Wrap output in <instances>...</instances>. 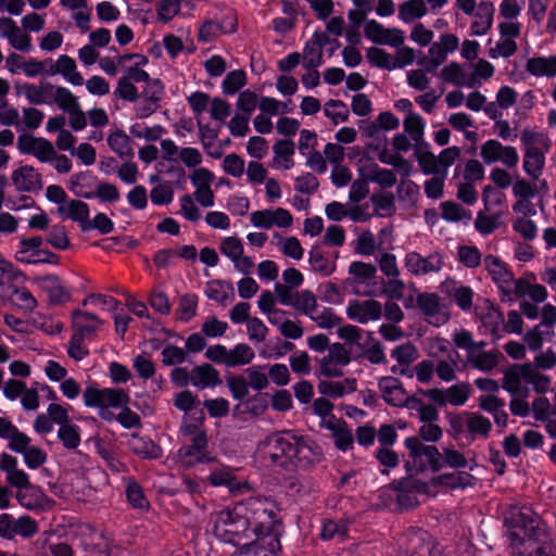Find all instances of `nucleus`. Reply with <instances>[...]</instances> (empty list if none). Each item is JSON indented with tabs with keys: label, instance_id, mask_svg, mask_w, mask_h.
<instances>
[{
	"label": "nucleus",
	"instance_id": "obj_1",
	"mask_svg": "<svg viewBox=\"0 0 556 556\" xmlns=\"http://www.w3.org/2000/svg\"><path fill=\"white\" fill-rule=\"evenodd\" d=\"M279 507L267 497H250L211 514L207 531L218 541L239 545L251 533L278 522Z\"/></svg>",
	"mask_w": 556,
	"mask_h": 556
},
{
	"label": "nucleus",
	"instance_id": "obj_2",
	"mask_svg": "<svg viewBox=\"0 0 556 556\" xmlns=\"http://www.w3.org/2000/svg\"><path fill=\"white\" fill-rule=\"evenodd\" d=\"M257 455L263 462L283 468L305 467L315 457L308 442L291 431L275 432L257 444Z\"/></svg>",
	"mask_w": 556,
	"mask_h": 556
},
{
	"label": "nucleus",
	"instance_id": "obj_3",
	"mask_svg": "<svg viewBox=\"0 0 556 556\" xmlns=\"http://www.w3.org/2000/svg\"><path fill=\"white\" fill-rule=\"evenodd\" d=\"M510 553L517 549L518 543L527 544L530 540L545 532L547 527L529 507L514 508L506 518Z\"/></svg>",
	"mask_w": 556,
	"mask_h": 556
},
{
	"label": "nucleus",
	"instance_id": "obj_4",
	"mask_svg": "<svg viewBox=\"0 0 556 556\" xmlns=\"http://www.w3.org/2000/svg\"><path fill=\"white\" fill-rule=\"evenodd\" d=\"M0 438L8 441V447L12 452L23 455L27 468L36 470L46 464V451L31 444L33 440L27 434L4 418H0Z\"/></svg>",
	"mask_w": 556,
	"mask_h": 556
},
{
	"label": "nucleus",
	"instance_id": "obj_5",
	"mask_svg": "<svg viewBox=\"0 0 556 556\" xmlns=\"http://www.w3.org/2000/svg\"><path fill=\"white\" fill-rule=\"evenodd\" d=\"M130 401L129 394L123 389L97 388L88 386L83 392V402L86 407L97 408L101 419L113 421L115 414L111 408H121Z\"/></svg>",
	"mask_w": 556,
	"mask_h": 556
},
{
	"label": "nucleus",
	"instance_id": "obj_6",
	"mask_svg": "<svg viewBox=\"0 0 556 556\" xmlns=\"http://www.w3.org/2000/svg\"><path fill=\"white\" fill-rule=\"evenodd\" d=\"M413 466L417 471L430 469L439 471L443 468L442 455L434 445H426L417 437H408L404 441Z\"/></svg>",
	"mask_w": 556,
	"mask_h": 556
},
{
	"label": "nucleus",
	"instance_id": "obj_7",
	"mask_svg": "<svg viewBox=\"0 0 556 556\" xmlns=\"http://www.w3.org/2000/svg\"><path fill=\"white\" fill-rule=\"evenodd\" d=\"M483 266L491 280L497 287L501 300L511 303L513 290L518 279L514 277V273L509 266L493 254H488L483 258Z\"/></svg>",
	"mask_w": 556,
	"mask_h": 556
},
{
	"label": "nucleus",
	"instance_id": "obj_8",
	"mask_svg": "<svg viewBox=\"0 0 556 556\" xmlns=\"http://www.w3.org/2000/svg\"><path fill=\"white\" fill-rule=\"evenodd\" d=\"M479 155L485 165L501 163L506 168H515L519 163V153L514 146L503 144L497 139H488L480 146Z\"/></svg>",
	"mask_w": 556,
	"mask_h": 556
},
{
	"label": "nucleus",
	"instance_id": "obj_9",
	"mask_svg": "<svg viewBox=\"0 0 556 556\" xmlns=\"http://www.w3.org/2000/svg\"><path fill=\"white\" fill-rule=\"evenodd\" d=\"M416 303L425 320L431 326L441 327L451 318L447 303L437 293H419L417 295Z\"/></svg>",
	"mask_w": 556,
	"mask_h": 556
},
{
	"label": "nucleus",
	"instance_id": "obj_10",
	"mask_svg": "<svg viewBox=\"0 0 556 556\" xmlns=\"http://www.w3.org/2000/svg\"><path fill=\"white\" fill-rule=\"evenodd\" d=\"M42 243L43 239L39 236L22 239L15 252V258L24 264H59L60 257L42 249Z\"/></svg>",
	"mask_w": 556,
	"mask_h": 556
},
{
	"label": "nucleus",
	"instance_id": "obj_11",
	"mask_svg": "<svg viewBox=\"0 0 556 556\" xmlns=\"http://www.w3.org/2000/svg\"><path fill=\"white\" fill-rule=\"evenodd\" d=\"M349 283L355 294L365 296L375 295L372 281L377 277V267L371 263L354 261L349 266Z\"/></svg>",
	"mask_w": 556,
	"mask_h": 556
},
{
	"label": "nucleus",
	"instance_id": "obj_12",
	"mask_svg": "<svg viewBox=\"0 0 556 556\" xmlns=\"http://www.w3.org/2000/svg\"><path fill=\"white\" fill-rule=\"evenodd\" d=\"M237 30V20L233 14L227 13L203 21L198 29V40L210 43L223 35L232 34Z\"/></svg>",
	"mask_w": 556,
	"mask_h": 556
},
{
	"label": "nucleus",
	"instance_id": "obj_13",
	"mask_svg": "<svg viewBox=\"0 0 556 556\" xmlns=\"http://www.w3.org/2000/svg\"><path fill=\"white\" fill-rule=\"evenodd\" d=\"M403 262L407 271L417 277L438 274L444 265L443 256L439 252L422 256L416 251H410L405 254Z\"/></svg>",
	"mask_w": 556,
	"mask_h": 556
},
{
	"label": "nucleus",
	"instance_id": "obj_14",
	"mask_svg": "<svg viewBox=\"0 0 556 556\" xmlns=\"http://www.w3.org/2000/svg\"><path fill=\"white\" fill-rule=\"evenodd\" d=\"M249 541L242 544V546L249 547L250 555L248 556H277L280 551V542L275 532V525L269 529L253 530Z\"/></svg>",
	"mask_w": 556,
	"mask_h": 556
},
{
	"label": "nucleus",
	"instance_id": "obj_15",
	"mask_svg": "<svg viewBox=\"0 0 556 556\" xmlns=\"http://www.w3.org/2000/svg\"><path fill=\"white\" fill-rule=\"evenodd\" d=\"M345 314L350 320L361 325L375 323L382 317V303L375 299L350 300Z\"/></svg>",
	"mask_w": 556,
	"mask_h": 556
},
{
	"label": "nucleus",
	"instance_id": "obj_16",
	"mask_svg": "<svg viewBox=\"0 0 556 556\" xmlns=\"http://www.w3.org/2000/svg\"><path fill=\"white\" fill-rule=\"evenodd\" d=\"M33 283L46 293L51 305H63L72 299L71 289L56 275L35 277Z\"/></svg>",
	"mask_w": 556,
	"mask_h": 556
},
{
	"label": "nucleus",
	"instance_id": "obj_17",
	"mask_svg": "<svg viewBox=\"0 0 556 556\" xmlns=\"http://www.w3.org/2000/svg\"><path fill=\"white\" fill-rule=\"evenodd\" d=\"M219 251L231 261L237 271L249 275L254 268V262L251 257L244 255V247L236 236L224 238L219 243Z\"/></svg>",
	"mask_w": 556,
	"mask_h": 556
},
{
	"label": "nucleus",
	"instance_id": "obj_18",
	"mask_svg": "<svg viewBox=\"0 0 556 556\" xmlns=\"http://www.w3.org/2000/svg\"><path fill=\"white\" fill-rule=\"evenodd\" d=\"M364 35L367 39L378 45L397 48L404 45L405 33L397 28H387L376 20H368L364 25Z\"/></svg>",
	"mask_w": 556,
	"mask_h": 556
},
{
	"label": "nucleus",
	"instance_id": "obj_19",
	"mask_svg": "<svg viewBox=\"0 0 556 556\" xmlns=\"http://www.w3.org/2000/svg\"><path fill=\"white\" fill-rule=\"evenodd\" d=\"M351 362L350 351L341 343H333L328 353L319 361V371L328 378L343 375L342 368Z\"/></svg>",
	"mask_w": 556,
	"mask_h": 556
},
{
	"label": "nucleus",
	"instance_id": "obj_20",
	"mask_svg": "<svg viewBox=\"0 0 556 556\" xmlns=\"http://www.w3.org/2000/svg\"><path fill=\"white\" fill-rule=\"evenodd\" d=\"M250 222L254 227L261 229L289 228L293 224V216L290 211L283 207L264 208L252 212Z\"/></svg>",
	"mask_w": 556,
	"mask_h": 556
},
{
	"label": "nucleus",
	"instance_id": "obj_21",
	"mask_svg": "<svg viewBox=\"0 0 556 556\" xmlns=\"http://www.w3.org/2000/svg\"><path fill=\"white\" fill-rule=\"evenodd\" d=\"M470 388L466 382L453 384L446 389L433 388L426 392V395L437 405L447 404L458 407L463 406L469 399Z\"/></svg>",
	"mask_w": 556,
	"mask_h": 556
},
{
	"label": "nucleus",
	"instance_id": "obj_22",
	"mask_svg": "<svg viewBox=\"0 0 556 556\" xmlns=\"http://www.w3.org/2000/svg\"><path fill=\"white\" fill-rule=\"evenodd\" d=\"M17 149L22 154H31L41 163H50L54 156L52 143L41 137L21 135L17 138Z\"/></svg>",
	"mask_w": 556,
	"mask_h": 556
},
{
	"label": "nucleus",
	"instance_id": "obj_23",
	"mask_svg": "<svg viewBox=\"0 0 556 556\" xmlns=\"http://www.w3.org/2000/svg\"><path fill=\"white\" fill-rule=\"evenodd\" d=\"M205 416L202 409L185 416L180 426V433L189 444L207 445V435L203 424Z\"/></svg>",
	"mask_w": 556,
	"mask_h": 556
},
{
	"label": "nucleus",
	"instance_id": "obj_24",
	"mask_svg": "<svg viewBox=\"0 0 556 556\" xmlns=\"http://www.w3.org/2000/svg\"><path fill=\"white\" fill-rule=\"evenodd\" d=\"M236 471L232 467L220 465L211 470L207 480L214 486H226L231 493L249 491V483L238 480Z\"/></svg>",
	"mask_w": 556,
	"mask_h": 556
},
{
	"label": "nucleus",
	"instance_id": "obj_25",
	"mask_svg": "<svg viewBox=\"0 0 556 556\" xmlns=\"http://www.w3.org/2000/svg\"><path fill=\"white\" fill-rule=\"evenodd\" d=\"M518 544L517 549L511 552V556H556V548L548 530L540 532L539 536L525 545Z\"/></svg>",
	"mask_w": 556,
	"mask_h": 556
},
{
	"label": "nucleus",
	"instance_id": "obj_26",
	"mask_svg": "<svg viewBox=\"0 0 556 556\" xmlns=\"http://www.w3.org/2000/svg\"><path fill=\"white\" fill-rule=\"evenodd\" d=\"M329 43V37L325 33H314L305 42L301 53L305 68H318L323 64V49Z\"/></svg>",
	"mask_w": 556,
	"mask_h": 556
},
{
	"label": "nucleus",
	"instance_id": "obj_27",
	"mask_svg": "<svg viewBox=\"0 0 556 556\" xmlns=\"http://www.w3.org/2000/svg\"><path fill=\"white\" fill-rule=\"evenodd\" d=\"M11 180L20 192H35L42 188L41 175L30 165H22L11 174Z\"/></svg>",
	"mask_w": 556,
	"mask_h": 556
},
{
	"label": "nucleus",
	"instance_id": "obj_28",
	"mask_svg": "<svg viewBox=\"0 0 556 556\" xmlns=\"http://www.w3.org/2000/svg\"><path fill=\"white\" fill-rule=\"evenodd\" d=\"M502 388L511 396H528L526 383V364L513 365L503 375Z\"/></svg>",
	"mask_w": 556,
	"mask_h": 556
},
{
	"label": "nucleus",
	"instance_id": "obj_29",
	"mask_svg": "<svg viewBox=\"0 0 556 556\" xmlns=\"http://www.w3.org/2000/svg\"><path fill=\"white\" fill-rule=\"evenodd\" d=\"M60 74L63 78L73 86H81L84 84L83 75L77 71V65L74 59L66 54H62L55 62L49 59L48 75Z\"/></svg>",
	"mask_w": 556,
	"mask_h": 556
},
{
	"label": "nucleus",
	"instance_id": "obj_30",
	"mask_svg": "<svg viewBox=\"0 0 556 556\" xmlns=\"http://www.w3.org/2000/svg\"><path fill=\"white\" fill-rule=\"evenodd\" d=\"M103 326V320L93 313L75 309L72 312V328L91 340Z\"/></svg>",
	"mask_w": 556,
	"mask_h": 556
},
{
	"label": "nucleus",
	"instance_id": "obj_31",
	"mask_svg": "<svg viewBox=\"0 0 556 556\" xmlns=\"http://www.w3.org/2000/svg\"><path fill=\"white\" fill-rule=\"evenodd\" d=\"M378 388L382 399L391 406L402 407L404 401L407 400V392L402 382L394 377H382L378 382Z\"/></svg>",
	"mask_w": 556,
	"mask_h": 556
},
{
	"label": "nucleus",
	"instance_id": "obj_32",
	"mask_svg": "<svg viewBox=\"0 0 556 556\" xmlns=\"http://www.w3.org/2000/svg\"><path fill=\"white\" fill-rule=\"evenodd\" d=\"M17 503L27 510L43 509L50 504L49 497L41 488L30 484L15 493Z\"/></svg>",
	"mask_w": 556,
	"mask_h": 556
},
{
	"label": "nucleus",
	"instance_id": "obj_33",
	"mask_svg": "<svg viewBox=\"0 0 556 556\" xmlns=\"http://www.w3.org/2000/svg\"><path fill=\"white\" fill-rule=\"evenodd\" d=\"M502 357L501 352L496 350L485 351L484 348H477L475 351H470L466 361L473 369L491 372L498 366Z\"/></svg>",
	"mask_w": 556,
	"mask_h": 556
},
{
	"label": "nucleus",
	"instance_id": "obj_34",
	"mask_svg": "<svg viewBox=\"0 0 556 556\" xmlns=\"http://www.w3.org/2000/svg\"><path fill=\"white\" fill-rule=\"evenodd\" d=\"M494 5L491 1H481L472 14L470 23V34L472 36H483L492 27L494 16Z\"/></svg>",
	"mask_w": 556,
	"mask_h": 556
},
{
	"label": "nucleus",
	"instance_id": "obj_35",
	"mask_svg": "<svg viewBox=\"0 0 556 556\" xmlns=\"http://www.w3.org/2000/svg\"><path fill=\"white\" fill-rule=\"evenodd\" d=\"M220 383L219 371L211 364H201L191 369V386L199 390L215 388Z\"/></svg>",
	"mask_w": 556,
	"mask_h": 556
},
{
	"label": "nucleus",
	"instance_id": "obj_36",
	"mask_svg": "<svg viewBox=\"0 0 556 556\" xmlns=\"http://www.w3.org/2000/svg\"><path fill=\"white\" fill-rule=\"evenodd\" d=\"M207 445L185 444L178 452V462L182 467L190 468L198 464L211 463L214 458L206 451Z\"/></svg>",
	"mask_w": 556,
	"mask_h": 556
},
{
	"label": "nucleus",
	"instance_id": "obj_37",
	"mask_svg": "<svg viewBox=\"0 0 556 556\" xmlns=\"http://www.w3.org/2000/svg\"><path fill=\"white\" fill-rule=\"evenodd\" d=\"M1 295L24 312H34L38 306V301L27 288L15 286L13 282Z\"/></svg>",
	"mask_w": 556,
	"mask_h": 556
},
{
	"label": "nucleus",
	"instance_id": "obj_38",
	"mask_svg": "<svg viewBox=\"0 0 556 556\" xmlns=\"http://www.w3.org/2000/svg\"><path fill=\"white\" fill-rule=\"evenodd\" d=\"M1 470L5 472L7 481L17 490L31 484L28 473L18 468L17 459L10 454L3 453Z\"/></svg>",
	"mask_w": 556,
	"mask_h": 556
},
{
	"label": "nucleus",
	"instance_id": "obj_39",
	"mask_svg": "<svg viewBox=\"0 0 556 556\" xmlns=\"http://www.w3.org/2000/svg\"><path fill=\"white\" fill-rule=\"evenodd\" d=\"M545 155L538 147H528L525 149L522 157V169L532 180H538L544 170Z\"/></svg>",
	"mask_w": 556,
	"mask_h": 556
},
{
	"label": "nucleus",
	"instance_id": "obj_40",
	"mask_svg": "<svg viewBox=\"0 0 556 556\" xmlns=\"http://www.w3.org/2000/svg\"><path fill=\"white\" fill-rule=\"evenodd\" d=\"M51 83L41 81L39 85L25 83L16 86V93L24 96L25 99L35 105L50 104L49 91Z\"/></svg>",
	"mask_w": 556,
	"mask_h": 556
},
{
	"label": "nucleus",
	"instance_id": "obj_41",
	"mask_svg": "<svg viewBox=\"0 0 556 556\" xmlns=\"http://www.w3.org/2000/svg\"><path fill=\"white\" fill-rule=\"evenodd\" d=\"M478 406L493 416L494 422L498 427L507 425L508 415L505 412V401L495 394H484L478 397Z\"/></svg>",
	"mask_w": 556,
	"mask_h": 556
},
{
	"label": "nucleus",
	"instance_id": "obj_42",
	"mask_svg": "<svg viewBox=\"0 0 556 556\" xmlns=\"http://www.w3.org/2000/svg\"><path fill=\"white\" fill-rule=\"evenodd\" d=\"M127 445L135 454L143 458L156 459L162 455V450L157 444L137 433L128 434Z\"/></svg>",
	"mask_w": 556,
	"mask_h": 556
},
{
	"label": "nucleus",
	"instance_id": "obj_43",
	"mask_svg": "<svg viewBox=\"0 0 556 556\" xmlns=\"http://www.w3.org/2000/svg\"><path fill=\"white\" fill-rule=\"evenodd\" d=\"M274 156L271 167L276 169H290L293 167L294 143L292 140H278L273 146Z\"/></svg>",
	"mask_w": 556,
	"mask_h": 556
},
{
	"label": "nucleus",
	"instance_id": "obj_44",
	"mask_svg": "<svg viewBox=\"0 0 556 556\" xmlns=\"http://www.w3.org/2000/svg\"><path fill=\"white\" fill-rule=\"evenodd\" d=\"M359 170L366 180L375 182L381 188H391L396 184V176L392 170L379 167L375 163L364 165Z\"/></svg>",
	"mask_w": 556,
	"mask_h": 556
},
{
	"label": "nucleus",
	"instance_id": "obj_45",
	"mask_svg": "<svg viewBox=\"0 0 556 556\" xmlns=\"http://www.w3.org/2000/svg\"><path fill=\"white\" fill-rule=\"evenodd\" d=\"M526 71L534 77L553 78L556 76V55L530 58Z\"/></svg>",
	"mask_w": 556,
	"mask_h": 556
},
{
	"label": "nucleus",
	"instance_id": "obj_46",
	"mask_svg": "<svg viewBox=\"0 0 556 556\" xmlns=\"http://www.w3.org/2000/svg\"><path fill=\"white\" fill-rule=\"evenodd\" d=\"M466 432L473 441L478 438L486 439L491 432L492 424L485 416L479 413L465 412Z\"/></svg>",
	"mask_w": 556,
	"mask_h": 556
},
{
	"label": "nucleus",
	"instance_id": "obj_47",
	"mask_svg": "<svg viewBox=\"0 0 556 556\" xmlns=\"http://www.w3.org/2000/svg\"><path fill=\"white\" fill-rule=\"evenodd\" d=\"M58 212L61 216L70 218L79 224L84 230V225H87L89 219V206L80 200H70L63 205H60Z\"/></svg>",
	"mask_w": 556,
	"mask_h": 556
},
{
	"label": "nucleus",
	"instance_id": "obj_48",
	"mask_svg": "<svg viewBox=\"0 0 556 556\" xmlns=\"http://www.w3.org/2000/svg\"><path fill=\"white\" fill-rule=\"evenodd\" d=\"M526 295H529L531 300L536 303H542L547 299V290L542 285H532L529 280L519 278L513 290L511 303L515 302L516 299Z\"/></svg>",
	"mask_w": 556,
	"mask_h": 556
},
{
	"label": "nucleus",
	"instance_id": "obj_49",
	"mask_svg": "<svg viewBox=\"0 0 556 556\" xmlns=\"http://www.w3.org/2000/svg\"><path fill=\"white\" fill-rule=\"evenodd\" d=\"M318 392L328 397H342L356 390V382L354 379H344L341 381L321 380L317 386Z\"/></svg>",
	"mask_w": 556,
	"mask_h": 556
},
{
	"label": "nucleus",
	"instance_id": "obj_50",
	"mask_svg": "<svg viewBox=\"0 0 556 556\" xmlns=\"http://www.w3.org/2000/svg\"><path fill=\"white\" fill-rule=\"evenodd\" d=\"M459 368L458 352H448L447 357L437 359L434 363V371L438 378L444 382H452L457 378Z\"/></svg>",
	"mask_w": 556,
	"mask_h": 556
},
{
	"label": "nucleus",
	"instance_id": "obj_51",
	"mask_svg": "<svg viewBox=\"0 0 556 556\" xmlns=\"http://www.w3.org/2000/svg\"><path fill=\"white\" fill-rule=\"evenodd\" d=\"M205 295L222 305H226L228 302L233 300V287L230 282L214 279L206 282L204 289Z\"/></svg>",
	"mask_w": 556,
	"mask_h": 556
},
{
	"label": "nucleus",
	"instance_id": "obj_52",
	"mask_svg": "<svg viewBox=\"0 0 556 556\" xmlns=\"http://www.w3.org/2000/svg\"><path fill=\"white\" fill-rule=\"evenodd\" d=\"M403 128L409 139L416 143L419 148H428V143L424 141L426 121L419 113L410 114L405 116L403 119Z\"/></svg>",
	"mask_w": 556,
	"mask_h": 556
},
{
	"label": "nucleus",
	"instance_id": "obj_53",
	"mask_svg": "<svg viewBox=\"0 0 556 556\" xmlns=\"http://www.w3.org/2000/svg\"><path fill=\"white\" fill-rule=\"evenodd\" d=\"M108 144L122 160H131L135 155L131 139L124 130H116L109 135Z\"/></svg>",
	"mask_w": 556,
	"mask_h": 556
},
{
	"label": "nucleus",
	"instance_id": "obj_54",
	"mask_svg": "<svg viewBox=\"0 0 556 556\" xmlns=\"http://www.w3.org/2000/svg\"><path fill=\"white\" fill-rule=\"evenodd\" d=\"M50 104H55L60 110L67 112L79 106L77 97L66 87L51 84L49 91Z\"/></svg>",
	"mask_w": 556,
	"mask_h": 556
},
{
	"label": "nucleus",
	"instance_id": "obj_55",
	"mask_svg": "<svg viewBox=\"0 0 556 556\" xmlns=\"http://www.w3.org/2000/svg\"><path fill=\"white\" fill-rule=\"evenodd\" d=\"M459 41L455 35L444 34L440 36V43H434L430 47L429 53L433 56V66H438L446 59L447 53L455 51L458 48Z\"/></svg>",
	"mask_w": 556,
	"mask_h": 556
},
{
	"label": "nucleus",
	"instance_id": "obj_56",
	"mask_svg": "<svg viewBox=\"0 0 556 556\" xmlns=\"http://www.w3.org/2000/svg\"><path fill=\"white\" fill-rule=\"evenodd\" d=\"M441 76L445 83L452 84L456 87L472 88L473 81L470 80L469 73L456 62H452L444 66L441 71Z\"/></svg>",
	"mask_w": 556,
	"mask_h": 556
},
{
	"label": "nucleus",
	"instance_id": "obj_57",
	"mask_svg": "<svg viewBox=\"0 0 556 556\" xmlns=\"http://www.w3.org/2000/svg\"><path fill=\"white\" fill-rule=\"evenodd\" d=\"M182 5L193 10V4L189 0H161L156 5L157 21L164 24L170 22L180 14Z\"/></svg>",
	"mask_w": 556,
	"mask_h": 556
},
{
	"label": "nucleus",
	"instance_id": "obj_58",
	"mask_svg": "<svg viewBox=\"0 0 556 556\" xmlns=\"http://www.w3.org/2000/svg\"><path fill=\"white\" fill-rule=\"evenodd\" d=\"M425 0H406L399 5V18L403 23H412L427 14Z\"/></svg>",
	"mask_w": 556,
	"mask_h": 556
},
{
	"label": "nucleus",
	"instance_id": "obj_59",
	"mask_svg": "<svg viewBox=\"0 0 556 556\" xmlns=\"http://www.w3.org/2000/svg\"><path fill=\"white\" fill-rule=\"evenodd\" d=\"M255 357L254 350L247 343H237L228 349V368L249 365Z\"/></svg>",
	"mask_w": 556,
	"mask_h": 556
},
{
	"label": "nucleus",
	"instance_id": "obj_60",
	"mask_svg": "<svg viewBox=\"0 0 556 556\" xmlns=\"http://www.w3.org/2000/svg\"><path fill=\"white\" fill-rule=\"evenodd\" d=\"M485 210L479 211L475 219V229L482 236L494 232L501 226L502 214L500 212L488 214Z\"/></svg>",
	"mask_w": 556,
	"mask_h": 556
},
{
	"label": "nucleus",
	"instance_id": "obj_61",
	"mask_svg": "<svg viewBox=\"0 0 556 556\" xmlns=\"http://www.w3.org/2000/svg\"><path fill=\"white\" fill-rule=\"evenodd\" d=\"M526 383L531 386L536 393H545L551 388L552 379L541 369L534 367L531 363L526 364Z\"/></svg>",
	"mask_w": 556,
	"mask_h": 556
},
{
	"label": "nucleus",
	"instance_id": "obj_62",
	"mask_svg": "<svg viewBox=\"0 0 556 556\" xmlns=\"http://www.w3.org/2000/svg\"><path fill=\"white\" fill-rule=\"evenodd\" d=\"M370 201L374 205V215L379 217L392 216L396 211L394 195L390 192L375 193Z\"/></svg>",
	"mask_w": 556,
	"mask_h": 556
},
{
	"label": "nucleus",
	"instance_id": "obj_63",
	"mask_svg": "<svg viewBox=\"0 0 556 556\" xmlns=\"http://www.w3.org/2000/svg\"><path fill=\"white\" fill-rule=\"evenodd\" d=\"M469 68L471 70L469 77L473 81L472 88L481 86L482 81L489 80L495 74L494 65L485 59L470 63Z\"/></svg>",
	"mask_w": 556,
	"mask_h": 556
},
{
	"label": "nucleus",
	"instance_id": "obj_64",
	"mask_svg": "<svg viewBox=\"0 0 556 556\" xmlns=\"http://www.w3.org/2000/svg\"><path fill=\"white\" fill-rule=\"evenodd\" d=\"M308 263L312 270L323 277L330 276L336 269V263L316 249L308 252Z\"/></svg>",
	"mask_w": 556,
	"mask_h": 556
}]
</instances>
